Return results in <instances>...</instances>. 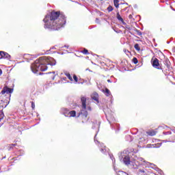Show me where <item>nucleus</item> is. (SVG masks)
Listing matches in <instances>:
<instances>
[{"label":"nucleus","instance_id":"f8f14e48","mask_svg":"<svg viewBox=\"0 0 175 175\" xmlns=\"http://www.w3.org/2000/svg\"><path fill=\"white\" fill-rule=\"evenodd\" d=\"M123 162L124 165H131V158L129 157V156H125L123 159Z\"/></svg>","mask_w":175,"mask_h":175},{"label":"nucleus","instance_id":"f03ea898","mask_svg":"<svg viewBox=\"0 0 175 175\" xmlns=\"http://www.w3.org/2000/svg\"><path fill=\"white\" fill-rule=\"evenodd\" d=\"M53 58L46 57H40L38 59H36L34 64H31V69L33 73H38V72H44L47 70V65L53 66L55 65V63L51 62Z\"/></svg>","mask_w":175,"mask_h":175},{"label":"nucleus","instance_id":"473e14b6","mask_svg":"<svg viewBox=\"0 0 175 175\" xmlns=\"http://www.w3.org/2000/svg\"><path fill=\"white\" fill-rule=\"evenodd\" d=\"M107 81H108V83H110V79H108Z\"/></svg>","mask_w":175,"mask_h":175},{"label":"nucleus","instance_id":"ddd939ff","mask_svg":"<svg viewBox=\"0 0 175 175\" xmlns=\"http://www.w3.org/2000/svg\"><path fill=\"white\" fill-rule=\"evenodd\" d=\"M92 99H93V100H96L97 103H99V95L98 94V93H94L92 95Z\"/></svg>","mask_w":175,"mask_h":175},{"label":"nucleus","instance_id":"2f4dec72","mask_svg":"<svg viewBox=\"0 0 175 175\" xmlns=\"http://www.w3.org/2000/svg\"><path fill=\"white\" fill-rule=\"evenodd\" d=\"M167 62H169V60L165 59V63L167 64Z\"/></svg>","mask_w":175,"mask_h":175},{"label":"nucleus","instance_id":"423d86ee","mask_svg":"<svg viewBox=\"0 0 175 175\" xmlns=\"http://www.w3.org/2000/svg\"><path fill=\"white\" fill-rule=\"evenodd\" d=\"M152 65L153 68L159 69V70H162V69H163L162 66H161V64H159V60L156 57L154 59H152Z\"/></svg>","mask_w":175,"mask_h":175},{"label":"nucleus","instance_id":"20e7f679","mask_svg":"<svg viewBox=\"0 0 175 175\" xmlns=\"http://www.w3.org/2000/svg\"><path fill=\"white\" fill-rule=\"evenodd\" d=\"M82 110L81 111V118L82 122L88 121V111H87V98L85 96L81 97Z\"/></svg>","mask_w":175,"mask_h":175},{"label":"nucleus","instance_id":"7c9ffc66","mask_svg":"<svg viewBox=\"0 0 175 175\" xmlns=\"http://www.w3.org/2000/svg\"><path fill=\"white\" fill-rule=\"evenodd\" d=\"M2 75V69H0V76Z\"/></svg>","mask_w":175,"mask_h":175},{"label":"nucleus","instance_id":"5701e85b","mask_svg":"<svg viewBox=\"0 0 175 175\" xmlns=\"http://www.w3.org/2000/svg\"><path fill=\"white\" fill-rule=\"evenodd\" d=\"M73 79L75 81V83H78L79 82V78H77V76L76 75H73Z\"/></svg>","mask_w":175,"mask_h":175},{"label":"nucleus","instance_id":"72a5a7b5","mask_svg":"<svg viewBox=\"0 0 175 175\" xmlns=\"http://www.w3.org/2000/svg\"><path fill=\"white\" fill-rule=\"evenodd\" d=\"M38 75H42V73L41 72H38Z\"/></svg>","mask_w":175,"mask_h":175},{"label":"nucleus","instance_id":"f3484780","mask_svg":"<svg viewBox=\"0 0 175 175\" xmlns=\"http://www.w3.org/2000/svg\"><path fill=\"white\" fill-rule=\"evenodd\" d=\"M113 5L117 9H118V8L120 7V1L113 0Z\"/></svg>","mask_w":175,"mask_h":175},{"label":"nucleus","instance_id":"39448f33","mask_svg":"<svg viewBox=\"0 0 175 175\" xmlns=\"http://www.w3.org/2000/svg\"><path fill=\"white\" fill-rule=\"evenodd\" d=\"M96 146H98V147L100 149V152H102L103 154H106V152H107V151H109V148H107V147H106V146H105V144H103L99 141H96Z\"/></svg>","mask_w":175,"mask_h":175},{"label":"nucleus","instance_id":"b1692460","mask_svg":"<svg viewBox=\"0 0 175 175\" xmlns=\"http://www.w3.org/2000/svg\"><path fill=\"white\" fill-rule=\"evenodd\" d=\"M135 32H136L137 35H138V36H142V35H143V34L142 33V31H140L138 30V29H135Z\"/></svg>","mask_w":175,"mask_h":175},{"label":"nucleus","instance_id":"0eeeda50","mask_svg":"<svg viewBox=\"0 0 175 175\" xmlns=\"http://www.w3.org/2000/svg\"><path fill=\"white\" fill-rule=\"evenodd\" d=\"M163 135L164 136V138L168 139V140H166L165 142H170V140H172V142H175V137L174 136L172 135V131L163 132Z\"/></svg>","mask_w":175,"mask_h":175},{"label":"nucleus","instance_id":"bb28decb","mask_svg":"<svg viewBox=\"0 0 175 175\" xmlns=\"http://www.w3.org/2000/svg\"><path fill=\"white\" fill-rule=\"evenodd\" d=\"M139 173H146V171H144V170L139 169Z\"/></svg>","mask_w":175,"mask_h":175},{"label":"nucleus","instance_id":"393cba45","mask_svg":"<svg viewBox=\"0 0 175 175\" xmlns=\"http://www.w3.org/2000/svg\"><path fill=\"white\" fill-rule=\"evenodd\" d=\"M107 10H108V12H113V6L109 5V6L107 8Z\"/></svg>","mask_w":175,"mask_h":175},{"label":"nucleus","instance_id":"aec40b11","mask_svg":"<svg viewBox=\"0 0 175 175\" xmlns=\"http://www.w3.org/2000/svg\"><path fill=\"white\" fill-rule=\"evenodd\" d=\"M62 111H63L64 115L66 117V114L69 113V109H68L66 108H63Z\"/></svg>","mask_w":175,"mask_h":175},{"label":"nucleus","instance_id":"dca6fc26","mask_svg":"<svg viewBox=\"0 0 175 175\" xmlns=\"http://www.w3.org/2000/svg\"><path fill=\"white\" fill-rule=\"evenodd\" d=\"M64 75H65V76H66V77H68V79L70 80V81H73V78L70 75V73L65 72Z\"/></svg>","mask_w":175,"mask_h":175},{"label":"nucleus","instance_id":"2eb2a0df","mask_svg":"<svg viewBox=\"0 0 175 175\" xmlns=\"http://www.w3.org/2000/svg\"><path fill=\"white\" fill-rule=\"evenodd\" d=\"M116 17H117V18L119 21L122 23V24H125V22L124 21V18H122V17H121V15L120 14V12H117Z\"/></svg>","mask_w":175,"mask_h":175},{"label":"nucleus","instance_id":"cd10ccee","mask_svg":"<svg viewBox=\"0 0 175 175\" xmlns=\"http://www.w3.org/2000/svg\"><path fill=\"white\" fill-rule=\"evenodd\" d=\"M88 110H89V111H91L92 110L91 106H88Z\"/></svg>","mask_w":175,"mask_h":175},{"label":"nucleus","instance_id":"4be33fe9","mask_svg":"<svg viewBox=\"0 0 175 175\" xmlns=\"http://www.w3.org/2000/svg\"><path fill=\"white\" fill-rule=\"evenodd\" d=\"M133 64H135V65H137V64L139 63V60H137V57H133Z\"/></svg>","mask_w":175,"mask_h":175},{"label":"nucleus","instance_id":"6e6552de","mask_svg":"<svg viewBox=\"0 0 175 175\" xmlns=\"http://www.w3.org/2000/svg\"><path fill=\"white\" fill-rule=\"evenodd\" d=\"M10 58L11 56L9 55V53L3 51H0V59H10Z\"/></svg>","mask_w":175,"mask_h":175},{"label":"nucleus","instance_id":"a878e982","mask_svg":"<svg viewBox=\"0 0 175 175\" xmlns=\"http://www.w3.org/2000/svg\"><path fill=\"white\" fill-rule=\"evenodd\" d=\"M32 110H35V103L33 101L31 102Z\"/></svg>","mask_w":175,"mask_h":175},{"label":"nucleus","instance_id":"c85d7f7f","mask_svg":"<svg viewBox=\"0 0 175 175\" xmlns=\"http://www.w3.org/2000/svg\"><path fill=\"white\" fill-rule=\"evenodd\" d=\"M129 18H133V16H132V14H130L129 16Z\"/></svg>","mask_w":175,"mask_h":175},{"label":"nucleus","instance_id":"4468645a","mask_svg":"<svg viewBox=\"0 0 175 175\" xmlns=\"http://www.w3.org/2000/svg\"><path fill=\"white\" fill-rule=\"evenodd\" d=\"M102 92L105 94L106 96H110V95H111V92H110V90L107 88H106L105 90H103Z\"/></svg>","mask_w":175,"mask_h":175},{"label":"nucleus","instance_id":"9d476101","mask_svg":"<svg viewBox=\"0 0 175 175\" xmlns=\"http://www.w3.org/2000/svg\"><path fill=\"white\" fill-rule=\"evenodd\" d=\"M157 133H158V131H157V129L149 130L148 131L146 132V135H148V136H155Z\"/></svg>","mask_w":175,"mask_h":175},{"label":"nucleus","instance_id":"f704fd0d","mask_svg":"<svg viewBox=\"0 0 175 175\" xmlns=\"http://www.w3.org/2000/svg\"><path fill=\"white\" fill-rule=\"evenodd\" d=\"M0 126H1V124H0Z\"/></svg>","mask_w":175,"mask_h":175},{"label":"nucleus","instance_id":"412c9836","mask_svg":"<svg viewBox=\"0 0 175 175\" xmlns=\"http://www.w3.org/2000/svg\"><path fill=\"white\" fill-rule=\"evenodd\" d=\"M134 48L135 50H137V51H140V46H139V44H135L134 45Z\"/></svg>","mask_w":175,"mask_h":175},{"label":"nucleus","instance_id":"f257e3e1","mask_svg":"<svg viewBox=\"0 0 175 175\" xmlns=\"http://www.w3.org/2000/svg\"><path fill=\"white\" fill-rule=\"evenodd\" d=\"M43 21L45 29L58 31L66 24V18L61 12L53 10L44 16Z\"/></svg>","mask_w":175,"mask_h":175},{"label":"nucleus","instance_id":"c756f323","mask_svg":"<svg viewBox=\"0 0 175 175\" xmlns=\"http://www.w3.org/2000/svg\"><path fill=\"white\" fill-rule=\"evenodd\" d=\"M172 51H173V53H175V47H174V48L172 49Z\"/></svg>","mask_w":175,"mask_h":175},{"label":"nucleus","instance_id":"9b49d317","mask_svg":"<svg viewBox=\"0 0 175 175\" xmlns=\"http://www.w3.org/2000/svg\"><path fill=\"white\" fill-rule=\"evenodd\" d=\"M14 147H18V145H17V144H8L7 146V150L8 151H12V150H14Z\"/></svg>","mask_w":175,"mask_h":175},{"label":"nucleus","instance_id":"7ed1b4c3","mask_svg":"<svg viewBox=\"0 0 175 175\" xmlns=\"http://www.w3.org/2000/svg\"><path fill=\"white\" fill-rule=\"evenodd\" d=\"M13 92V89L10 88L8 86H5L1 94V103H0V121L5 118V114L3 113V109L9 105V102H10V96H12V93Z\"/></svg>","mask_w":175,"mask_h":175},{"label":"nucleus","instance_id":"6ab92c4d","mask_svg":"<svg viewBox=\"0 0 175 175\" xmlns=\"http://www.w3.org/2000/svg\"><path fill=\"white\" fill-rule=\"evenodd\" d=\"M70 117H76V111H70L68 112Z\"/></svg>","mask_w":175,"mask_h":175},{"label":"nucleus","instance_id":"1a4fd4ad","mask_svg":"<svg viewBox=\"0 0 175 175\" xmlns=\"http://www.w3.org/2000/svg\"><path fill=\"white\" fill-rule=\"evenodd\" d=\"M162 146V144L161 143H157V144H148L147 147L148 148H159Z\"/></svg>","mask_w":175,"mask_h":175},{"label":"nucleus","instance_id":"a211bd4d","mask_svg":"<svg viewBox=\"0 0 175 175\" xmlns=\"http://www.w3.org/2000/svg\"><path fill=\"white\" fill-rule=\"evenodd\" d=\"M81 53H82V54H84L85 55H90V52H88V50L87 49H83V51H81Z\"/></svg>","mask_w":175,"mask_h":175}]
</instances>
